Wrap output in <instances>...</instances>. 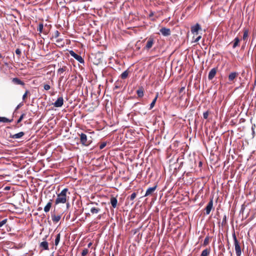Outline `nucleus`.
<instances>
[{
  "label": "nucleus",
  "mask_w": 256,
  "mask_h": 256,
  "mask_svg": "<svg viewBox=\"0 0 256 256\" xmlns=\"http://www.w3.org/2000/svg\"><path fill=\"white\" fill-rule=\"evenodd\" d=\"M68 188H65L58 194L57 198L55 201L56 204H64L68 200L66 193L68 192Z\"/></svg>",
  "instance_id": "nucleus-1"
},
{
  "label": "nucleus",
  "mask_w": 256,
  "mask_h": 256,
  "mask_svg": "<svg viewBox=\"0 0 256 256\" xmlns=\"http://www.w3.org/2000/svg\"><path fill=\"white\" fill-rule=\"evenodd\" d=\"M232 236L234 240V249L236 250V256H240L242 254L241 248L239 242H238V240L236 238L234 231L232 233Z\"/></svg>",
  "instance_id": "nucleus-2"
},
{
  "label": "nucleus",
  "mask_w": 256,
  "mask_h": 256,
  "mask_svg": "<svg viewBox=\"0 0 256 256\" xmlns=\"http://www.w3.org/2000/svg\"><path fill=\"white\" fill-rule=\"evenodd\" d=\"M80 136V143L86 146H88L90 144V141L88 140L87 136L85 134L82 133L79 134Z\"/></svg>",
  "instance_id": "nucleus-3"
},
{
  "label": "nucleus",
  "mask_w": 256,
  "mask_h": 256,
  "mask_svg": "<svg viewBox=\"0 0 256 256\" xmlns=\"http://www.w3.org/2000/svg\"><path fill=\"white\" fill-rule=\"evenodd\" d=\"M70 54L71 56L74 58L78 62L81 64L84 63V60L82 58V57L76 54L74 51L70 50Z\"/></svg>",
  "instance_id": "nucleus-4"
},
{
  "label": "nucleus",
  "mask_w": 256,
  "mask_h": 256,
  "mask_svg": "<svg viewBox=\"0 0 256 256\" xmlns=\"http://www.w3.org/2000/svg\"><path fill=\"white\" fill-rule=\"evenodd\" d=\"M213 208V199L212 198L210 199L206 206L205 208L206 214L208 215L210 214V211Z\"/></svg>",
  "instance_id": "nucleus-5"
},
{
  "label": "nucleus",
  "mask_w": 256,
  "mask_h": 256,
  "mask_svg": "<svg viewBox=\"0 0 256 256\" xmlns=\"http://www.w3.org/2000/svg\"><path fill=\"white\" fill-rule=\"evenodd\" d=\"M162 34L164 36H168L170 35L171 32L170 28L163 27L160 30Z\"/></svg>",
  "instance_id": "nucleus-6"
},
{
  "label": "nucleus",
  "mask_w": 256,
  "mask_h": 256,
  "mask_svg": "<svg viewBox=\"0 0 256 256\" xmlns=\"http://www.w3.org/2000/svg\"><path fill=\"white\" fill-rule=\"evenodd\" d=\"M154 39L152 38H150L146 42V46H145L144 48L145 49L148 50L150 48H152V46L154 44Z\"/></svg>",
  "instance_id": "nucleus-7"
},
{
  "label": "nucleus",
  "mask_w": 256,
  "mask_h": 256,
  "mask_svg": "<svg viewBox=\"0 0 256 256\" xmlns=\"http://www.w3.org/2000/svg\"><path fill=\"white\" fill-rule=\"evenodd\" d=\"M217 70L218 69L216 68H214L210 70L208 75V79L210 80H212L215 76Z\"/></svg>",
  "instance_id": "nucleus-8"
},
{
  "label": "nucleus",
  "mask_w": 256,
  "mask_h": 256,
  "mask_svg": "<svg viewBox=\"0 0 256 256\" xmlns=\"http://www.w3.org/2000/svg\"><path fill=\"white\" fill-rule=\"evenodd\" d=\"M64 104V98L62 97H59L57 100L53 104V105L56 108L62 106Z\"/></svg>",
  "instance_id": "nucleus-9"
},
{
  "label": "nucleus",
  "mask_w": 256,
  "mask_h": 256,
  "mask_svg": "<svg viewBox=\"0 0 256 256\" xmlns=\"http://www.w3.org/2000/svg\"><path fill=\"white\" fill-rule=\"evenodd\" d=\"M201 30L200 26L198 24H196L195 25L191 27V32L193 34H198V31Z\"/></svg>",
  "instance_id": "nucleus-10"
},
{
  "label": "nucleus",
  "mask_w": 256,
  "mask_h": 256,
  "mask_svg": "<svg viewBox=\"0 0 256 256\" xmlns=\"http://www.w3.org/2000/svg\"><path fill=\"white\" fill-rule=\"evenodd\" d=\"M238 76V73L237 72H232L228 76V79L230 82H234V80L236 78V77Z\"/></svg>",
  "instance_id": "nucleus-11"
},
{
  "label": "nucleus",
  "mask_w": 256,
  "mask_h": 256,
  "mask_svg": "<svg viewBox=\"0 0 256 256\" xmlns=\"http://www.w3.org/2000/svg\"><path fill=\"white\" fill-rule=\"evenodd\" d=\"M24 134V132H20L14 134H10V138L13 139H19L22 138Z\"/></svg>",
  "instance_id": "nucleus-12"
},
{
  "label": "nucleus",
  "mask_w": 256,
  "mask_h": 256,
  "mask_svg": "<svg viewBox=\"0 0 256 256\" xmlns=\"http://www.w3.org/2000/svg\"><path fill=\"white\" fill-rule=\"evenodd\" d=\"M244 34L242 36V40L246 43L248 38L249 30L246 28H244L243 30Z\"/></svg>",
  "instance_id": "nucleus-13"
},
{
  "label": "nucleus",
  "mask_w": 256,
  "mask_h": 256,
  "mask_svg": "<svg viewBox=\"0 0 256 256\" xmlns=\"http://www.w3.org/2000/svg\"><path fill=\"white\" fill-rule=\"evenodd\" d=\"M156 188H157V185H155L153 187L149 188H148V190L146 191L144 196H146L151 195L156 190Z\"/></svg>",
  "instance_id": "nucleus-14"
},
{
  "label": "nucleus",
  "mask_w": 256,
  "mask_h": 256,
  "mask_svg": "<svg viewBox=\"0 0 256 256\" xmlns=\"http://www.w3.org/2000/svg\"><path fill=\"white\" fill-rule=\"evenodd\" d=\"M26 114L23 113L21 114L19 118L17 120L16 122V124L14 126V128H18L22 126V124L19 125V124L22 121L24 117L26 116Z\"/></svg>",
  "instance_id": "nucleus-15"
},
{
  "label": "nucleus",
  "mask_w": 256,
  "mask_h": 256,
  "mask_svg": "<svg viewBox=\"0 0 256 256\" xmlns=\"http://www.w3.org/2000/svg\"><path fill=\"white\" fill-rule=\"evenodd\" d=\"M110 202L113 208H116L117 206L118 200L116 197L112 196L110 198Z\"/></svg>",
  "instance_id": "nucleus-16"
},
{
  "label": "nucleus",
  "mask_w": 256,
  "mask_h": 256,
  "mask_svg": "<svg viewBox=\"0 0 256 256\" xmlns=\"http://www.w3.org/2000/svg\"><path fill=\"white\" fill-rule=\"evenodd\" d=\"M136 94L138 98H142L144 95V88L141 86L138 88V89L136 90Z\"/></svg>",
  "instance_id": "nucleus-17"
},
{
  "label": "nucleus",
  "mask_w": 256,
  "mask_h": 256,
  "mask_svg": "<svg viewBox=\"0 0 256 256\" xmlns=\"http://www.w3.org/2000/svg\"><path fill=\"white\" fill-rule=\"evenodd\" d=\"M61 218L60 215L52 214V218L53 222L57 223L58 222Z\"/></svg>",
  "instance_id": "nucleus-18"
},
{
  "label": "nucleus",
  "mask_w": 256,
  "mask_h": 256,
  "mask_svg": "<svg viewBox=\"0 0 256 256\" xmlns=\"http://www.w3.org/2000/svg\"><path fill=\"white\" fill-rule=\"evenodd\" d=\"M12 81L14 84H20L22 86H24V83L22 81L17 78H14Z\"/></svg>",
  "instance_id": "nucleus-19"
},
{
  "label": "nucleus",
  "mask_w": 256,
  "mask_h": 256,
  "mask_svg": "<svg viewBox=\"0 0 256 256\" xmlns=\"http://www.w3.org/2000/svg\"><path fill=\"white\" fill-rule=\"evenodd\" d=\"M52 205V200H50V201L47 204L44 208V211L46 212H48L50 211V208Z\"/></svg>",
  "instance_id": "nucleus-20"
},
{
  "label": "nucleus",
  "mask_w": 256,
  "mask_h": 256,
  "mask_svg": "<svg viewBox=\"0 0 256 256\" xmlns=\"http://www.w3.org/2000/svg\"><path fill=\"white\" fill-rule=\"evenodd\" d=\"M40 247L42 248L44 250H48V242L46 241L40 242Z\"/></svg>",
  "instance_id": "nucleus-21"
},
{
  "label": "nucleus",
  "mask_w": 256,
  "mask_h": 256,
  "mask_svg": "<svg viewBox=\"0 0 256 256\" xmlns=\"http://www.w3.org/2000/svg\"><path fill=\"white\" fill-rule=\"evenodd\" d=\"M68 70L67 66H63L62 68H58V73L60 75H62L64 72Z\"/></svg>",
  "instance_id": "nucleus-22"
},
{
  "label": "nucleus",
  "mask_w": 256,
  "mask_h": 256,
  "mask_svg": "<svg viewBox=\"0 0 256 256\" xmlns=\"http://www.w3.org/2000/svg\"><path fill=\"white\" fill-rule=\"evenodd\" d=\"M210 252V248H207L202 251V254L200 256H208Z\"/></svg>",
  "instance_id": "nucleus-23"
},
{
  "label": "nucleus",
  "mask_w": 256,
  "mask_h": 256,
  "mask_svg": "<svg viewBox=\"0 0 256 256\" xmlns=\"http://www.w3.org/2000/svg\"><path fill=\"white\" fill-rule=\"evenodd\" d=\"M240 40L238 37L236 38L233 41V48H235L236 46H239Z\"/></svg>",
  "instance_id": "nucleus-24"
},
{
  "label": "nucleus",
  "mask_w": 256,
  "mask_h": 256,
  "mask_svg": "<svg viewBox=\"0 0 256 256\" xmlns=\"http://www.w3.org/2000/svg\"><path fill=\"white\" fill-rule=\"evenodd\" d=\"M100 210V209L98 208L91 207L90 211L92 214H96L98 213Z\"/></svg>",
  "instance_id": "nucleus-25"
},
{
  "label": "nucleus",
  "mask_w": 256,
  "mask_h": 256,
  "mask_svg": "<svg viewBox=\"0 0 256 256\" xmlns=\"http://www.w3.org/2000/svg\"><path fill=\"white\" fill-rule=\"evenodd\" d=\"M128 74H129V71L128 70H125L121 74V75H120L121 78H122L123 80L126 79L128 77Z\"/></svg>",
  "instance_id": "nucleus-26"
},
{
  "label": "nucleus",
  "mask_w": 256,
  "mask_h": 256,
  "mask_svg": "<svg viewBox=\"0 0 256 256\" xmlns=\"http://www.w3.org/2000/svg\"><path fill=\"white\" fill-rule=\"evenodd\" d=\"M56 42L58 44V46L59 47H63L64 46V42L62 38L57 39Z\"/></svg>",
  "instance_id": "nucleus-27"
},
{
  "label": "nucleus",
  "mask_w": 256,
  "mask_h": 256,
  "mask_svg": "<svg viewBox=\"0 0 256 256\" xmlns=\"http://www.w3.org/2000/svg\"><path fill=\"white\" fill-rule=\"evenodd\" d=\"M13 120L12 119L9 120L6 117H1L0 116V122H10Z\"/></svg>",
  "instance_id": "nucleus-28"
},
{
  "label": "nucleus",
  "mask_w": 256,
  "mask_h": 256,
  "mask_svg": "<svg viewBox=\"0 0 256 256\" xmlns=\"http://www.w3.org/2000/svg\"><path fill=\"white\" fill-rule=\"evenodd\" d=\"M158 97V94H157L156 97L154 98L153 100L151 102V104H150V110L154 108V106L156 101L157 100Z\"/></svg>",
  "instance_id": "nucleus-29"
},
{
  "label": "nucleus",
  "mask_w": 256,
  "mask_h": 256,
  "mask_svg": "<svg viewBox=\"0 0 256 256\" xmlns=\"http://www.w3.org/2000/svg\"><path fill=\"white\" fill-rule=\"evenodd\" d=\"M60 233H59L56 236V238L54 240V244L56 246L58 245V244L60 241Z\"/></svg>",
  "instance_id": "nucleus-30"
},
{
  "label": "nucleus",
  "mask_w": 256,
  "mask_h": 256,
  "mask_svg": "<svg viewBox=\"0 0 256 256\" xmlns=\"http://www.w3.org/2000/svg\"><path fill=\"white\" fill-rule=\"evenodd\" d=\"M210 238L209 237V236H206V238H205L204 240V243H203V246H206L208 244L209 242H210Z\"/></svg>",
  "instance_id": "nucleus-31"
},
{
  "label": "nucleus",
  "mask_w": 256,
  "mask_h": 256,
  "mask_svg": "<svg viewBox=\"0 0 256 256\" xmlns=\"http://www.w3.org/2000/svg\"><path fill=\"white\" fill-rule=\"evenodd\" d=\"M28 94H30V92L28 90H26L25 92V93L22 96V100H23V102H26V98H27V96H28Z\"/></svg>",
  "instance_id": "nucleus-32"
},
{
  "label": "nucleus",
  "mask_w": 256,
  "mask_h": 256,
  "mask_svg": "<svg viewBox=\"0 0 256 256\" xmlns=\"http://www.w3.org/2000/svg\"><path fill=\"white\" fill-rule=\"evenodd\" d=\"M44 28V25L42 23H40L38 24V28H37V30L38 32H39L40 33L42 32V30Z\"/></svg>",
  "instance_id": "nucleus-33"
},
{
  "label": "nucleus",
  "mask_w": 256,
  "mask_h": 256,
  "mask_svg": "<svg viewBox=\"0 0 256 256\" xmlns=\"http://www.w3.org/2000/svg\"><path fill=\"white\" fill-rule=\"evenodd\" d=\"M154 16V12H150L148 15V17H149V18H150V20L152 21L156 20V18H153Z\"/></svg>",
  "instance_id": "nucleus-34"
},
{
  "label": "nucleus",
  "mask_w": 256,
  "mask_h": 256,
  "mask_svg": "<svg viewBox=\"0 0 256 256\" xmlns=\"http://www.w3.org/2000/svg\"><path fill=\"white\" fill-rule=\"evenodd\" d=\"M88 252V250L87 248H84L82 250L81 256H86Z\"/></svg>",
  "instance_id": "nucleus-35"
},
{
  "label": "nucleus",
  "mask_w": 256,
  "mask_h": 256,
  "mask_svg": "<svg viewBox=\"0 0 256 256\" xmlns=\"http://www.w3.org/2000/svg\"><path fill=\"white\" fill-rule=\"evenodd\" d=\"M8 221L6 218L3 220H2L0 222V228L2 227Z\"/></svg>",
  "instance_id": "nucleus-36"
},
{
  "label": "nucleus",
  "mask_w": 256,
  "mask_h": 256,
  "mask_svg": "<svg viewBox=\"0 0 256 256\" xmlns=\"http://www.w3.org/2000/svg\"><path fill=\"white\" fill-rule=\"evenodd\" d=\"M136 196V192H133L130 196V200H133Z\"/></svg>",
  "instance_id": "nucleus-37"
},
{
  "label": "nucleus",
  "mask_w": 256,
  "mask_h": 256,
  "mask_svg": "<svg viewBox=\"0 0 256 256\" xmlns=\"http://www.w3.org/2000/svg\"><path fill=\"white\" fill-rule=\"evenodd\" d=\"M60 35V32L58 30H56L54 32V34L52 35V38H57Z\"/></svg>",
  "instance_id": "nucleus-38"
},
{
  "label": "nucleus",
  "mask_w": 256,
  "mask_h": 256,
  "mask_svg": "<svg viewBox=\"0 0 256 256\" xmlns=\"http://www.w3.org/2000/svg\"><path fill=\"white\" fill-rule=\"evenodd\" d=\"M106 145V142H103L102 143L100 144V150H102L103 149Z\"/></svg>",
  "instance_id": "nucleus-39"
},
{
  "label": "nucleus",
  "mask_w": 256,
  "mask_h": 256,
  "mask_svg": "<svg viewBox=\"0 0 256 256\" xmlns=\"http://www.w3.org/2000/svg\"><path fill=\"white\" fill-rule=\"evenodd\" d=\"M209 114L208 111H206L203 114V117L204 119H207Z\"/></svg>",
  "instance_id": "nucleus-40"
},
{
  "label": "nucleus",
  "mask_w": 256,
  "mask_h": 256,
  "mask_svg": "<svg viewBox=\"0 0 256 256\" xmlns=\"http://www.w3.org/2000/svg\"><path fill=\"white\" fill-rule=\"evenodd\" d=\"M23 102H22L20 103L18 106H17L16 107L15 110H14V112H16V111L19 109L21 106H23Z\"/></svg>",
  "instance_id": "nucleus-41"
},
{
  "label": "nucleus",
  "mask_w": 256,
  "mask_h": 256,
  "mask_svg": "<svg viewBox=\"0 0 256 256\" xmlns=\"http://www.w3.org/2000/svg\"><path fill=\"white\" fill-rule=\"evenodd\" d=\"M44 88L45 90H48L50 88V86L49 84H45L44 86Z\"/></svg>",
  "instance_id": "nucleus-42"
},
{
  "label": "nucleus",
  "mask_w": 256,
  "mask_h": 256,
  "mask_svg": "<svg viewBox=\"0 0 256 256\" xmlns=\"http://www.w3.org/2000/svg\"><path fill=\"white\" fill-rule=\"evenodd\" d=\"M16 54V55H18V57L20 56L21 55V50L19 48H17L16 50V52H15Z\"/></svg>",
  "instance_id": "nucleus-43"
},
{
  "label": "nucleus",
  "mask_w": 256,
  "mask_h": 256,
  "mask_svg": "<svg viewBox=\"0 0 256 256\" xmlns=\"http://www.w3.org/2000/svg\"><path fill=\"white\" fill-rule=\"evenodd\" d=\"M226 215H224V218H223V219H222V224H226Z\"/></svg>",
  "instance_id": "nucleus-44"
},
{
  "label": "nucleus",
  "mask_w": 256,
  "mask_h": 256,
  "mask_svg": "<svg viewBox=\"0 0 256 256\" xmlns=\"http://www.w3.org/2000/svg\"><path fill=\"white\" fill-rule=\"evenodd\" d=\"M255 127H256V126H255V124H254V126H252V134H254V129Z\"/></svg>",
  "instance_id": "nucleus-45"
},
{
  "label": "nucleus",
  "mask_w": 256,
  "mask_h": 256,
  "mask_svg": "<svg viewBox=\"0 0 256 256\" xmlns=\"http://www.w3.org/2000/svg\"><path fill=\"white\" fill-rule=\"evenodd\" d=\"M201 38V36H198L195 40V42H198Z\"/></svg>",
  "instance_id": "nucleus-46"
},
{
  "label": "nucleus",
  "mask_w": 256,
  "mask_h": 256,
  "mask_svg": "<svg viewBox=\"0 0 256 256\" xmlns=\"http://www.w3.org/2000/svg\"><path fill=\"white\" fill-rule=\"evenodd\" d=\"M184 90V87H182V88H180V93H181L182 92H183V91Z\"/></svg>",
  "instance_id": "nucleus-47"
},
{
  "label": "nucleus",
  "mask_w": 256,
  "mask_h": 256,
  "mask_svg": "<svg viewBox=\"0 0 256 256\" xmlns=\"http://www.w3.org/2000/svg\"><path fill=\"white\" fill-rule=\"evenodd\" d=\"M64 0H60V1L59 2V4H60L63 5L64 4Z\"/></svg>",
  "instance_id": "nucleus-48"
},
{
  "label": "nucleus",
  "mask_w": 256,
  "mask_h": 256,
  "mask_svg": "<svg viewBox=\"0 0 256 256\" xmlns=\"http://www.w3.org/2000/svg\"><path fill=\"white\" fill-rule=\"evenodd\" d=\"M92 245V242H90L88 245V248H90L91 246Z\"/></svg>",
  "instance_id": "nucleus-49"
},
{
  "label": "nucleus",
  "mask_w": 256,
  "mask_h": 256,
  "mask_svg": "<svg viewBox=\"0 0 256 256\" xmlns=\"http://www.w3.org/2000/svg\"><path fill=\"white\" fill-rule=\"evenodd\" d=\"M3 56H2V54L0 53V58H2Z\"/></svg>",
  "instance_id": "nucleus-50"
},
{
  "label": "nucleus",
  "mask_w": 256,
  "mask_h": 256,
  "mask_svg": "<svg viewBox=\"0 0 256 256\" xmlns=\"http://www.w3.org/2000/svg\"><path fill=\"white\" fill-rule=\"evenodd\" d=\"M64 78V76H62L60 78Z\"/></svg>",
  "instance_id": "nucleus-51"
},
{
  "label": "nucleus",
  "mask_w": 256,
  "mask_h": 256,
  "mask_svg": "<svg viewBox=\"0 0 256 256\" xmlns=\"http://www.w3.org/2000/svg\"><path fill=\"white\" fill-rule=\"evenodd\" d=\"M202 164V162H200V165H201Z\"/></svg>",
  "instance_id": "nucleus-52"
},
{
  "label": "nucleus",
  "mask_w": 256,
  "mask_h": 256,
  "mask_svg": "<svg viewBox=\"0 0 256 256\" xmlns=\"http://www.w3.org/2000/svg\"><path fill=\"white\" fill-rule=\"evenodd\" d=\"M90 204H94V202H91Z\"/></svg>",
  "instance_id": "nucleus-53"
}]
</instances>
